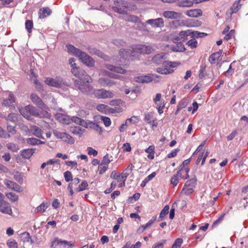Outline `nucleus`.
I'll list each match as a JSON object with an SVG mask.
<instances>
[{
	"mask_svg": "<svg viewBox=\"0 0 248 248\" xmlns=\"http://www.w3.org/2000/svg\"><path fill=\"white\" fill-rule=\"evenodd\" d=\"M34 84H35V88L36 90L42 93L44 91L43 86L37 80H35L34 81Z\"/></svg>",
	"mask_w": 248,
	"mask_h": 248,
	"instance_id": "62",
	"label": "nucleus"
},
{
	"mask_svg": "<svg viewBox=\"0 0 248 248\" xmlns=\"http://www.w3.org/2000/svg\"><path fill=\"white\" fill-rule=\"evenodd\" d=\"M88 186V183L86 181H83L77 188V191L78 192L83 191L87 188Z\"/></svg>",
	"mask_w": 248,
	"mask_h": 248,
	"instance_id": "47",
	"label": "nucleus"
},
{
	"mask_svg": "<svg viewBox=\"0 0 248 248\" xmlns=\"http://www.w3.org/2000/svg\"><path fill=\"white\" fill-rule=\"evenodd\" d=\"M57 119L61 123L66 124H69L71 123V119L69 116L61 114L58 113L56 115Z\"/></svg>",
	"mask_w": 248,
	"mask_h": 248,
	"instance_id": "19",
	"label": "nucleus"
},
{
	"mask_svg": "<svg viewBox=\"0 0 248 248\" xmlns=\"http://www.w3.org/2000/svg\"><path fill=\"white\" fill-rule=\"evenodd\" d=\"M96 98L98 99L111 98L114 97V93L112 92L107 91L103 89H97L93 92Z\"/></svg>",
	"mask_w": 248,
	"mask_h": 248,
	"instance_id": "6",
	"label": "nucleus"
},
{
	"mask_svg": "<svg viewBox=\"0 0 248 248\" xmlns=\"http://www.w3.org/2000/svg\"><path fill=\"white\" fill-rule=\"evenodd\" d=\"M62 242V240L59 239L58 237H56L51 243V248H56L57 246L60 245H61Z\"/></svg>",
	"mask_w": 248,
	"mask_h": 248,
	"instance_id": "49",
	"label": "nucleus"
},
{
	"mask_svg": "<svg viewBox=\"0 0 248 248\" xmlns=\"http://www.w3.org/2000/svg\"><path fill=\"white\" fill-rule=\"evenodd\" d=\"M222 53V50H219L218 51L211 54L209 58V62L212 63H215L216 61H218Z\"/></svg>",
	"mask_w": 248,
	"mask_h": 248,
	"instance_id": "22",
	"label": "nucleus"
},
{
	"mask_svg": "<svg viewBox=\"0 0 248 248\" xmlns=\"http://www.w3.org/2000/svg\"><path fill=\"white\" fill-rule=\"evenodd\" d=\"M98 83L102 86L110 87L114 84V82L108 78H100L98 79Z\"/></svg>",
	"mask_w": 248,
	"mask_h": 248,
	"instance_id": "25",
	"label": "nucleus"
},
{
	"mask_svg": "<svg viewBox=\"0 0 248 248\" xmlns=\"http://www.w3.org/2000/svg\"><path fill=\"white\" fill-rule=\"evenodd\" d=\"M72 73L79 78L78 80L83 79L86 82H92V78L88 75L86 72L82 68L78 66L71 70Z\"/></svg>",
	"mask_w": 248,
	"mask_h": 248,
	"instance_id": "4",
	"label": "nucleus"
},
{
	"mask_svg": "<svg viewBox=\"0 0 248 248\" xmlns=\"http://www.w3.org/2000/svg\"><path fill=\"white\" fill-rule=\"evenodd\" d=\"M167 55L168 54L165 53L157 54L153 58V61L157 64L162 63L163 64V62H165L164 60L167 58Z\"/></svg>",
	"mask_w": 248,
	"mask_h": 248,
	"instance_id": "17",
	"label": "nucleus"
},
{
	"mask_svg": "<svg viewBox=\"0 0 248 248\" xmlns=\"http://www.w3.org/2000/svg\"><path fill=\"white\" fill-rule=\"evenodd\" d=\"M183 239L181 238H177L172 245V248H180L183 243Z\"/></svg>",
	"mask_w": 248,
	"mask_h": 248,
	"instance_id": "55",
	"label": "nucleus"
},
{
	"mask_svg": "<svg viewBox=\"0 0 248 248\" xmlns=\"http://www.w3.org/2000/svg\"><path fill=\"white\" fill-rule=\"evenodd\" d=\"M162 16L168 19H177L181 16V14L172 11H165L162 13Z\"/></svg>",
	"mask_w": 248,
	"mask_h": 248,
	"instance_id": "14",
	"label": "nucleus"
},
{
	"mask_svg": "<svg viewBox=\"0 0 248 248\" xmlns=\"http://www.w3.org/2000/svg\"><path fill=\"white\" fill-rule=\"evenodd\" d=\"M46 84L56 88H60L64 85V82L62 78L56 77L55 78H47L45 80Z\"/></svg>",
	"mask_w": 248,
	"mask_h": 248,
	"instance_id": "7",
	"label": "nucleus"
},
{
	"mask_svg": "<svg viewBox=\"0 0 248 248\" xmlns=\"http://www.w3.org/2000/svg\"><path fill=\"white\" fill-rule=\"evenodd\" d=\"M27 142L32 145H39L44 144L45 142L38 139L33 138H29L27 140Z\"/></svg>",
	"mask_w": 248,
	"mask_h": 248,
	"instance_id": "37",
	"label": "nucleus"
},
{
	"mask_svg": "<svg viewBox=\"0 0 248 248\" xmlns=\"http://www.w3.org/2000/svg\"><path fill=\"white\" fill-rule=\"evenodd\" d=\"M4 184L9 188L17 192L21 191V187L16 183L9 180L6 179L4 182Z\"/></svg>",
	"mask_w": 248,
	"mask_h": 248,
	"instance_id": "18",
	"label": "nucleus"
},
{
	"mask_svg": "<svg viewBox=\"0 0 248 248\" xmlns=\"http://www.w3.org/2000/svg\"><path fill=\"white\" fill-rule=\"evenodd\" d=\"M34 151L33 149H24L22 151L21 155L23 157L29 159L34 153Z\"/></svg>",
	"mask_w": 248,
	"mask_h": 248,
	"instance_id": "29",
	"label": "nucleus"
},
{
	"mask_svg": "<svg viewBox=\"0 0 248 248\" xmlns=\"http://www.w3.org/2000/svg\"><path fill=\"white\" fill-rule=\"evenodd\" d=\"M87 150L89 155H93V156H95L97 155V151L95 149H93L92 147H88Z\"/></svg>",
	"mask_w": 248,
	"mask_h": 248,
	"instance_id": "63",
	"label": "nucleus"
},
{
	"mask_svg": "<svg viewBox=\"0 0 248 248\" xmlns=\"http://www.w3.org/2000/svg\"><path fill=\"white\" fill-rule=\"evenodd\" d=\"M89 124V127L98 132L99 134H101L102 133V129L98 124L91 121H90Z\"/></svg>",
	"mask_w": 248,
	"mask_h": 248,
	"instance_id": "38",
	"label": "nucleus"
},
{
	"mask_svg": "<svg viewBox=\"0 0 248 248\" xmlns=\"http://www.w3.org/2000/svg\"><path fill=\"white\" fill-rule=\"evenodd\" d=\"M178 1L177 6L181 7H191L194 3V0L193 1L189 0H179Z\"/></svg>",
	"mask_w": 248,
	"mask_h": 248,
	"instance_id": "28",
	"label": "nucleus"
},
{
	"mask_svg": "<svg viewBox=\"0 0 248 248\" xmlns=\"http://www.w3.org/2000/svg\"><path fill=\"white\" fill-rule=\"evenodd\" d=\"M186 15L190 17H196L202 15V12L200 9L189 10L186 11Z\"/></svg>",
	"mask_w": 248,
	"mask_h": 248,
	"instance_id": "26",
	"label": "nucleus"
},
{
	"mask_svg": "<svg viewBox=\"0 0 248 248\" xmlns=\"http://www.w3.org/2000/svg\"><path fill=\"white\" fill-rule=\"evenodd\" d=\"M174 43L175 44V45L170 46V49L172 51L183 52L186 50V48L182 42L178 41V43Z\"/></svg>",
	"mask_w": 248,
	"mask_h": 248,
	"instance_id": "20",
	"label": "nucleus"
},
{
	"mask_svg": "<svg viewBox=\"0 0 248 248\" xmlns=\"http://www.w3.org/2000/svg\"><path fill=\"white\" fill-rule=\"evenodd\" d=\"M0 212L8 215L12 214V211L9 203L3 200L0 201Z\"/></svg>",
	"mask_w": 248,
	"mask_h": 248,
	"instance_id": "13",
	"label": "nucleus"
},
{
	"mask_svg": "<svg viewBox=\"0 0 248 248\" xmlns=\"http://www.w3.org/2000/svg\"><path fill=\"white\" fill-rule=\"evenodd\" d=\"M108 169V165L100 163L98 166L99 173L102 174L105 173Z\"/></svg>",
	"mask_w": 248,
	"mask_h": 248,
	"instance_id": "52",
	"label": "nucleus"
},
{
	"mask_svg": "<svg viewBox=\"0 0 248 248\" xmlns=\"http://www.w3.org/2000/svg\"><path fill=\"white\" fill-rule=\"evenodd\" d=\"M108 107L104 104H99L96 106V109L102 112H106L108 110Z\"/></svg>",
	"mask_w": 248,
	"mask_h": 248,
	"instance_id": "48",
	"label": "nucleus"
},
{
	"mask_svg": "<svg viewBox=\"0 0 248 248\" xmlns=\"http://www.w3.org/2000/svg\"><path fill=\"white\" fill-rule=\"evenodd\" d=\"M66 47L67 49V51L69 53L72 54L76 56H78V55L81 52L79 49L76 48L74 46L71 45H66Z\"/></svg>",
	"mask_w": 248,
	"mask_h": 248,
	"instance_id": "30",
	"label": "nucleus"
},
{
	"mask_svg": "<svg viewBox=\"0 0 248 248\" xmlns=\"http://www.w3.org/2000/svg\"><path fill=\"white\" fill-rule=\"evenodd\" d=\"M179 182L178 174L174 175L170 180V183L174 186H176Z\"/></svg>",
	"mask_w": 248,
	"mask_h": 248,
	"instance_id": "60",
	"label": "nucleus"
},
{
	"mask_svg": "<svg viewBox=\"0 0 248 248\" xmlns=\"http://www.w3.org/2000/svg\"><path fill=\"white\" fill-rule=\"evenodd\" d=\"M64 177L66 182H69L72 180V174L69 171H66L64 173Z\"/></svg>",
	"mask_w": 248,
	"mask_h": 248,
	"instance_id": "61",
	"label": "nucleus"
},
{
	"mask_svg": "<svg viewBox=\"0 0 248 248\" xmlns=\"http://www.w3.org/2000/svg\"><path fill=\"white\" fill-rule=\"evenodd\" d=\"M196 183L197 179L196 178H193L186 181L185 186V187L187 186L194 188L196 185Z\"/></svg>",
	"mask_w": 248,
	"mask_h": 248,
	"instance_id": "40",
	"label": "nucleus"
},
{
	"mask_svg": "<svg viewBox=\"0 0 248 248\" xmlns=\"http://www.w3.org/2000/svg\"><path fill=\"white\" fill-rule=\"evenodd\" d=\"M51 13V10L48 7L41 8L38 12L39 17L41 19H43L49 16Z\"/></svg>",
	"mask_w": 248,
	"mask_h": 248,
	"instance_id": "21",
	"label": "nucleus"
},
{
	"mask_svg": "<svg viewBox=\"0 0 248 248\" xmlns=\"http://www.w3.org/2000/svg\"><path fill=\"white\" fill-rule=\"evenodd\" d=\"M30 98L33 103L38 106L42 109L48 108L42 100L35 93L31 94Z\"/></svg>",
	"mask_w": 248,
	"mask_h": 248,
	"instance_id": "10",
	"label": "nucleus"
},
{
	"mask_svg": "<svg viewBox=\"0 0 248 248\" xmlns=\"http://www.w3.org/2000/svg\"><path fill=\"white\" fill-rule=\"evenodd\" d=\"M90 83L86 82L83 79H76L74 81V85L75 88L81 93L89 95L92 94L93 91V86L90 84Z\"/></svg>",
	"mask_w": 248,
	"mask_h": 248,
	"instance_id": "2",
	"label": "nucleus"
},
{
	"mask_svg": "<svg viewBox=\"0 0 248 248\" xmlns=\"http://www.w3.org/2000/svg\"><path fill=\"white\" fill-rule=\"evenodd\" d=\"M6 146L8 149L14 152H17L19 149L18 145L14 143H9L7 144Z\"/></svg>",
	"mask_w": 248,
	"mask_h": 248,
	"instance_id": "45",
	"label": "nucleus"
},
{
	"mask_svg": "<svg viewBox=\"0 0 248 248\" xmlns=\"http://www.w3.org/2000/svg\"><path fill=\"white\" fill-rule=\"evenodd\" d=\"M146 23L152 26L153 28H163L164 26V22L162 18L151 19L146 21Z\"/></svg>",
	"mask_w": 248,
	"mask_h": 248,
	"instance_id": "11",
	"label": "nucleus"
},
{
	"mask_svg": "<svg viewBox=\"0 0 248 248\" xmlns=\"http://www.w3.org/2000/svg\"><path fill=\"white\" fill-rule=\"evenodd\" d=\"M179 64L177 62L165 61L163 64L164 68L158 67L156 69V71L161 74H169L173 72L172 68L177 67Z\"/></svg>",
	"mask_w": 248,
	"mask_h": 248,
	"instance_id": "3",
	"label": "nucleus"
},
{
	"mask_svg": "<svg viewBox=\"0 0 248 248\" xmlns=\"http://www.w3.org/2000/svg\"><path fill=\"white\" fill-rule=\"evenodd\" d=\"M123 18L126 21L133 23L137 22L139 20V17H138L137 16L128 14H126L125 15H124Z\"/></svg>",
	"mask_w": 248,
	"mask_h": 248,
	"instance_id": "33",
	"label": "nucleus"
},
{
	"mask_svg": "<svg viewBox=\"0 0 248 248\" xmlns=\"http://www.w3.org/2000/svg\"><path fill=\"white\" fill-rule=\"evenodd\" d=\"M70 131L75 135L80 136L84 132L85 130L79 126H75L70 128Z\"/></svg>",
	"mask_w": 248,
	"mask_h": 248,
	"instance_id": "35",
	"label": "nucleus"
},
{
	"mask_svg": "<svg viewBox=\"0 0 248 248\" xmlns=\"http://www.w3.org/2000/svg\"><path fill=\"white\" fill-rule=\"evenodd\" d=\"M201 25V22L198 20L190 19L186 21V26L189 27H198Z\"/></svg>",
	"mask_w": 248,
	"mask_h": 248,
	"instance_id": "36",
	"label": "nucleus"
},
{
	"mask_svg": "<svg viewBox=\"0 0 248 248\" xmlns=\"http://www.w3.org/2000/svg\"><path fill=\"white\" fill-rule=\"evenodd\" d=\"M241 1V0H238L234 1L231 8L232 10L231 14L236 13L240 9L242 5V4L240 3Z\"/></svg>",
	"mask_w": 248,
	"mask_h": 248,
	"instance_id": "34",
	"label": "nucleus"
},
{
	"mask_svg": "<svg viewBox=\"0 0 248 248\" xmlns=\"http://www.w3.org/2000/svg\"><path fill=\"white\" fill-rule=\"evenodd\" d=\"M79 60L89 67H92L94 64V61L92 57L84 52L81 51L78 56Z\"/></svg>",
	"mask_w": 248,
	"mask_h": 248,
	"instance_id": "9",
	"label": "nucleus"
},
{
	"mask_svg": "<svg viewBox=\"0 0 248 248\" xmlns=\"http://www.w3.org/2000/svg\"><path fill=\"white\" fill-rule=\"evenodd\" d=\"M24 110L25 111H28L29 112V114L30 116V118L31 119V116H38L39 113L37 111V110L36 108L32 106L31 105H28L26 106L24 108Z\"/></svg>",
	"mask_w": 248,
	"mask_h": 248,
	"instance_id": "23",
	"label": "nucleus"
},
{
	"mask_svg": "<svg viewBox=\"0 0 248 248\" xmlns=\"http://www.w3.org/2000/svg\"><path fill=\"white\" fill-rule=\"evenodd\" d=\"M155 45H144L138 44L133 46L132 49H121L119 51L120 59L115 60L116 65L110 64H106L105 67L108 70L114 72L124 74L129 64V60H134L135 53L140 54H149L155 50Z\"/></svg>",
	"mask_w": 248,
	"mask_h": 248,
	"instance_id": "1",
	"label": "nucleus"
},
{
	"mask_svg": "<svg viewBox=\"0 0 248 248\" xmlns=\"http://www.w3.org/2000/svg\"><path fill=\"white\" fill-rule=\"evenodd\" d=\"M188 36L192 37L191 30H188L186 31H182L180 32L178 36L172 38V42L173 43H178V41L184 42L187 39Z\"/></svg>",
	"mask_w": 248,
	"mask_h": 248,
	"instance_id": "8",
	"label": "nucleus"
},
{
	"mask_svg": "<svg viewBox=\"0 0 248 248\" xmlns=\"http://www.w3.org/2000/svg\"><path fill=\"white\" fill-rule=\"evenodd\" d=\"M154 119L152 112H147L144 114V121L148 124H151Z\"/></svg>",
	"mask_w": 248,
	"mask_h": 248,
	"instance_id": "41",
	"label": "nucleus"
},
{
	"mask_svg": "<svg viewBox=\"0 0 248 248\" xmlns=\"http://www.w3.org/2000/svg\"><path fill=\"white\" fill-rule=\"evenodd\" d=\"M101 120L106 127H108L111 124V120L110 118L108 117L102 116L101 117Z\"/></svg>",
	"mask_w": 248,
	"mask_h": 248,
	"instance_id": "53",
	"label": "nucleus"
},
{
	"mask_svg": "<svg viewBox=\"0 0 248 248\" xmlns=\"http://www.w3.org/2000/svg\"><path fill=\"white\" fill-rule=\"evenodd\" d=\"M26 29L27 30L29 33L31 32V30L33 27V22L31 20H28L25 22Z\"/></svg>",
	"mask_w": 248,
	"mask_h": 248,
	"instance_id": "56",
	"label": "nucleus"
},
{
	"mask_svg": "<svg viewBox=\"0 0 248 248\" xmlns=\"http://www.w3.org/2000/svg\"><path fill=\"white\" fill-rule=\"evenodd\" d=\"M46 109H42V111L39 113V115L41 117L50 118L51 117V114L48 113L46 110Z\"/></svg>",
	"mask_w": 248,
	"mask_h": 248,
	"instance_id": "59",
	"label": "nucleus"
},
{
	"mask_svg": "<svg viewBox=\"0 0 248 248\" xmlns=\"http://www.w3.org/2000/svg\"><path fill=\"white\" fill-rule=\"evenodd\" d=\"M234 34V30H231L229 31V33L225 34V36L224 38L225 40H229L231 39Z\"/></svg>",
	"mask_w": 248,
	"mask_h": 248,
	"instance_id": "64",
	"label": "nucleus"
},
{
	"mask_svg": "<svg viewBox=\"0 0 248 248\" xmlns=\"http://www.w3.org/2000/svg\"><path fill=\"white\" fill-rule=\"evenodd\" d=\"M155 146L151 145L145 150V152L148 154L147 157L150 159H153L155 157Z\"/></svg>",
	"mask_w": 248,
	"mask_h": 248,
	"instance_id": "32",
	"label": "nucleus"
},
{
	"mask_svg": "<svg viewBox=\"0 0 248 248\" xmlns=\"http://www.w3.org/2000/svg\"><path fill=\"white\" fill-rule=\"evenodd\" d=\"M47 207L48 205L47 203L42 202L39 206L35 208V211L36 212H44Z\"/></svg>",
	"mask_w": 248,
	"mask_h": 248,
	"instance_id": "43",
	"label": "nucleus"
},
{
	"mask_svg": "<svg viewBox=\"0 0 248 248\" xmlns=\"http://www.w3.org/2000/svg\"><path fill=\"white\" fill-rule=\"evenodd\" d=\"M54 135L58 139H61L63 141L72 144L75 142L74 139L69 134L66 132H62L57 130L53 131Z\"/></svg>",
	"mask_w": 248,
	"mask_h": 248,
	"instance_id": "5",
	"label": "nucleus"
},
{
	"mask_svg": "<svg viewBox=\"0 0 248 248\" xmlns=\"http://www.w3.org/2000/svg\"><path fill=\"white\" fill-rule=\"evenodd\" d=\"M152 80V78L149 76H141L135 78V81L139 83H149Z\"/></svg>",
	"mask_w": 248,
	"mask_h": 248,
	"instance_id": "24",
	"label": "nucleus"
},
{
	"mask_svg": "<svg viewBox=\"0 0 248 248\" xmlns=\"http://www.w3.org/2000/svg\"><path fill=\"white\" fill-rule=\"evenodd\" d=\"M7 121H10L13 123H16L17 121V115L16 113H10L6 118Z\"/></svg>",
	"mask_w": 248,
	"mask_h": 248,
	"instance_id": "42",
	"label": "nucleus"
},
{
	"mask_svg": "<svg viewBox=\"0 0 248 248\" xmlns=\"http://www.w3.org/2000/svg\"><path fill=\"white\" fill-rule=\"evenodd\" d=\"M186 44L193 49L197 47L198 42L195 38H193L188 41Z\"/></svg>",
	"mask_w": 248,
	"mask_h": 248,
	"instance_id": "44",
	"label": "nucleus"
},
{
	"mask_svg": "<svg viewBox=\"0 0 248 248\" xmlns=\"http://www.w3.org/2000/svg\"><path fill=\"white\" fill-rule=\"evenodd\" d=\"M194 191V188L190 187H185V186H184V187L182 189V190L181 191V193H184L186 195H188L191 193H192Z\"/></svg>",
	"mask_w": 248,
	"mask_h": 248,
	"instance_id": "51",
	"label": "nucleus"
},
{
	"mask_svg": "<svg viewBox=\"0 0 248 248\" xmlns=\"http://www.w3.org/2000/svg\"><path fill=\"white\" fill-rule=\"evenodd\" d=\"M114 6L112 7L113 11L121 14H124V9L120 7L121 4H124V1L122 0H115L114 1Z\"/></svg>",
	"mask_w": 248,
	"mask_h": 248,
	"instance_id": "16",
	"label": "nucleus"
},
{
	"mask_svg": "<svg viewBox=\"0 0 248 248\" xmlns=\"http://www.w3.org/2000/svg\"><path fill=\"white\" fill-rule=\"evenodd\" d=\"M7 245L9 248H18L17 244L15 240H8Z\"/></svg>",
	"mask_w": 248,
	"mask_h": 248,
	"instance_id": "58",
	"label": "nucleus"
},
{
	"mask_svg": "<svg viewBox=\"0 0 248 248\" xmlns=\"http://www.w3.org/2000/svg\"><path fill=\"white\" fill-rule=\"evenodd\" d=\"M192 37H203L207 36V33L204 32H199L198 31H192Z\"/></svg>",
	"mask_w": 248,
	"mask_h": 248,
	"instance_id": "54",
	"label": "nucleus"
},
{
	"mask_svg": "<svg viewBox=\"0 0 248 248\" xmlns=\"http://www.w3.org/2000/svg\"><path fill=\"white\" fill-rule=\"evenodd\" d=\"M187 105V100L186 99H183L180 101L177 105L178 107V109H182L186 107Z\"/></svg>",
	"mask_w": 248,
	"mask_h": 248,
	"instance_id": "57",
	"label": "nucleus"
},
{
	"mask_svg": "<svg viewBox=\"0 0 248 248\" xmlns=\"http://www.w3.org/2000/svg\"><path fill=\"white\" fill-rule=\"evenodd\" d=\"M6 195L9 200L13 202H16L18 199V196L13 192L7 193Z\"/></svg>",
	"mask_w": 248,
	"mask_h": 248,
	"instance_id": "46",
	"label": "nucleus"
},
{
	"mask_svg": "<svg viewBox=\"0 0 248 248\" xmlns=\"http://www.w3.org/2000/svg\"><path fill=\"white\" fill-rule=\"evenodd\" d=\"M170 206L168 205H165L163 209L161 210L159 214V218L163 219L169 213Z\"/></svg>",
	"mask_w": 248,
	"mask_h": 248,
	"instance_id": "39",
	"label": "nucleus"
},
{
	"mask_svg": "<svg viewBox=\"0 0 248 248\" xmlns=\"http://www.w3.org/2000/svg\"><path fill=\"white\" fill-rule=\"evenodd\" d=\"M8 97L3 100L2 104L5 106L9 107L11 109L15 108L13 103L15 102V99L13 94L11 92H8Z\"/></svg>",
	"mask_w": 248,
	"mask_h": 248,
	"instance_id": "15",
	"label": "nucleus"
},
{
	"mask_svg": "<svg viewBox=\"0 0 248 248\" xmlns=\"http://www.w3.org/2000/svg\"><path fill=\"white\" fill-rule=\"evenodd\" d=\"M136 28L140 30L144 31H146V25L142 22L140 21V19H139V20L138 22H136Z\"/></svg>",
	"mask_w": 248,
	"mask_h": 248,
	"instance_id": "50",
	"label": "nucleus"
},
{
	"mask_svg": "<svg viewBox=\"0 0 248 248\" xmlns=\"http://www.w3.org/2000/svg\"><path fill=\"white\" fill-rule=\"evenodd\" d=\"M208 154L209 152L208 151H206L205 153H204L203 152L199 154L198 157L196 160V164H198L202 160V165H203L205 163L206 158L207 157Z\"/></svg>",
	"mask_w": 248,
	"mask_h": 248,
	"instance_id": "31",
	"label": "nucleus"
},
{
	"mask_svg": "<svg viewBox=\"0 0 248 248\" xmlns=\"http://www.w3.org/2000/svg\"><path fill=\"white\" fill-rule=\"evenodd\" d=\"M31 130L32 134L38 138H40L44 139V138L42 136V130L35 125L31 126Z\"/></svg>",
	"mask_w": 248,
	"mask_h": 248,
	"instance_id": "27",
	"label": "nucleus"
},
{
	"mask_svg": "<svg viewBox=\"0 0 248 248\" xmlns=\"http://www.w3.org/2000/svg\"><path fill=\"white\" fill-rule=\"evenodd\" d=\"M128 176V173H118L115 170H113L110 175V177L112 179L117 180L118 182H124L126 181Z\"/></svg>",
	"mask_w": 248,
	"mask_h": 248,
	"instance_id": "12",
	"label": "nucleus"
}]
</instances>
